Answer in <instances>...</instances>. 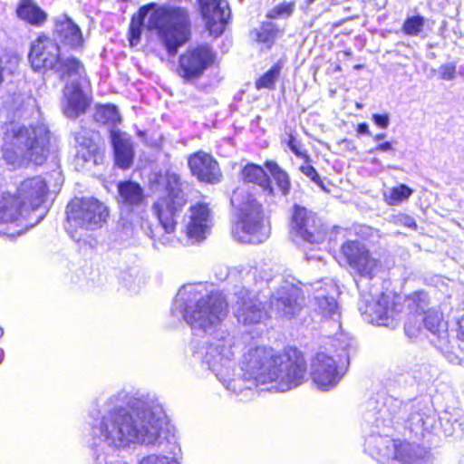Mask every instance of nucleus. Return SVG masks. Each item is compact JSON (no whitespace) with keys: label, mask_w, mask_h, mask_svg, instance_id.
<instances>
[{"label":"nucleus","mask_w":464,"mask_h":464,"mask_svg":"<svg viewBox=\"0 0 464 464\" xmlns=\"http://www.w3.org/2000/svg\"><path fill=\"white\" fill-rule=\"evenodd\" d=\"M149 26L158 36L169 55H175L190 35V20L186 8L164 5L155 9L149 17Z\"/></svg>","instance_id":"6"},{"label":"nucleus","mask_w":464,"mask_h":464,"mask_svg":"<svg viewBox=\"0 0 464 464\" xmlns=\"http://www.w3.org/2000/svg\"><path fill=\"white\" fill-rule=\"evenodd\" d=\"M385 137H386L385 133H378V134L374 135L372 139L374 141H380V140H383Z\"/></svg>","instance_id":"53"},{"label":"nucleus","mask_w":464,"mask_h":464,"mask_svg":"<svg viewBox=\"0 0 464 464\" xmlns=\"http://www.w3.org/2000/svg\"><path fill=\"white\" fill-rule=\"evenodd\" d=\"M436 422V416L430 409L412 412L408 419V426L413 432L430 431Z\"/></svg>","instance_id":"32"},{"label":"nucleus","mask_w":464,"mask_h":464,"mask_svg":"<svg viewBox=\"0 0 464 464\" xmlns=\"http://www.w3.org/2000/svg\"><path fill=\"white\" fill-rule=\"evenodd\" d=\"M407 219H408V221H407L406 225L408 227H412V226L416 227L415 222L411 218H407Z\"/></svg>","instance_id":"54"},{"label":"nucleus","mask_w":464,"mask_h":464,"mask_svg":"<svg viewBox=\"0 0 464 464\" xmlns=\"http://www.w3.org/2000/svg\"><path fill=\"white\" fill-rule=\"evenodd\" d=\"M54 71L59 73L60 77L69 78L72 82H81L84 81L85 70L82 63L76 58H63L61 57L57 63V66Z\"/></svg>","instance_id":"29"},{"label":"nucleus","mask_w":464,"mask_h":464,"mask_svg":"<svg viewBox=\"0 0 464 464\" xmlns=\"http://www.w3.org/2000/svg\"><path fill=\"white\" fill-rule=\"evenodd\" d=\"M241 179L245 183L257 185L267 196L273 195L270 179L262 167L254 163H247L240 172Z\"/></svg>","instance_id":"27"},{"label":"nucleus","mask_w":464,"mask_h":464,"mask_svg":"<svg viewBox=\"0 0 464 464\" xmlns=\"http://www.w3.org/2000/svg\"><path fill=\"white\" fill-rule=\"evenodd\" d=\"M94 118L103 124L115 125L121 121V116L116 106L110 104L98 107Z\"/></svg>","instance_id":"34"},{"label":"nucleus","mask_w":464,"mask_h":464,"mask_svg":"<svg viewBox=\"0 0 464 464\" xmlns=\"http://www.w3.org/2000/svg\"><path fill=\"white\" fill-rule=\"evenodd\" d=\"M214 53L208 45H198L180 55L178 72L187 82L200 78L213 63Z\"/></svg>","instance_id":"13"},{"label":"nucleus","mask_w":464,"mask_h":464,"mask_svg":"<svg viewBox=\"0 0 464 464\" xmlns=\"http://www.w3.org/2000/svg\"><path fill=\"white\" fill-rule=\"evenodd\" d=\"M231 203L237 208V220L233 227L234 237L247 244H260L270 235V224L262 205L251 195L237 190Z\"/></svg>","instance_id":"5"},{"label":"nucleus","mask_w":464,"mask_h":464,"mask_svg":"<svg viewBox=\"0 0 464 464\" xmlns=\"http://www.w3.org/2000/svg\"><path fill=\"white\" fill-rule=\"evenodd\" d=\"M374 124L382 129H387L390 123V117L388 114H372V117Z\"/></svg>","instance_id":"43"},{"label":"nucleus","mask_w":464,"mask_h":464,"mask_svg":"<svg viewBox=\"0 0 464 464\" xmlns=\"http://www.w3.org/2000/svg\"><path fill=\"white\" fill-rule=\"evenodd\" d=\"M300 171L305 175L307 178H309L313 182H314L317 186L324 188L323 181L315 170V169L309 165L305 164L299 168Z\"/></svg>","instance_id":"41"},{"label":"nucleus","mask_w":464,"mask_h":464,"mask_svg":"<svg viewBox=\"0 0 464 464\" xmlns=\"http://www.w3.org/2000/svg\"><path fill=\"white\" fill-rule=\"evenodd\" d=\"M66 214L72 227L95 230L106 222L109 210L102 202L95 198H74L68 204Z\"/></svg>","instance_id":"9"},{"label":"nucleus","mask_w":464,"mask_h":464,"mask_svg":"<svg viewBox=\"0 0 464 464\" xmlns=\"http://www.w3.org/2000/svg\"><path fill=\"white\" fill-rule=\"evenodd\" d=\"M313 382L321 391L334 388L344 375L343 365H336L333 357L324 353H318L311 368Z\"/></svg>","instance_id":"16"},{"label":"nucleus","mask_w":464,"mask_h":464,"mask_svg":"<svg viewBox=\"0 0 464 464\" xmlns=\"http://www.w3.org/2000/svg\"><path fill=\"white\" fill-rule=\"evenodd\" d=\"M213 217L210 208L205 203H197L188 209L186 221V235L189 243L204 240L210 233Z\"/></svg>","instance_id":"18"},{"label":"nucleus","mask_w":464,"mask_h":464,"mask_svg":"<svg viewBox=\"0 0 464 464\" xmlns=\"http://www.w3.org/2000/svg\"><path fill=\"white\" fill-rule=\"evenodd\" d=\"M270 276V269H264L259 275L260 280H265L266 282L269 280Z\"/></svg>","instance_id":"52"},{"label":"nucleus","mask_w":464,"mask_h":464,"mask_svg":"<svg viewBox=\"0 0 464 464\" xmlns=\"http://www.w3.org/2000/svg\"><path fill=\"white\" fill-rule=\"evenodd\" d=\"M281 65L279 63L272 66L263 76H261L256 82V87L257 90L260 89H273L275 86V82L278 79L281 72Z\"/></svg>","instance_id":"36"},{"label":"nucleus","mask_w":464,"mask_h":464,"mask_svg":"<svg viewBox=\"0 0 464 464\" xmlns=\"http://www.w3.org/2000/svg\"><path fill=\"white\" fill-rule=\"evenodd\" d=\"M357 131L360 134L370 135L371 131L369 130V126L367 123H360L357 128Z\"/></svg>","instance_id":"49"},{"label":"nucleus","mask_w":464,"mask_h":464,"mask_svg":"<svg viewBox=\"0 0 464 464\" xmlns=\"http://www.w3.org/2000/svg\"><path fill=\"white\" fill-rule=\"evenodd\" d=\"M49 131L44 124L26 128L16 122H10L3 138L2 154L4 160L14 167L24 162L42 165L47 157Z\"/></svg>","instance_id":"4"},{"label":"nucleus","mask_w":464,"mask_h":464,"mask_svg":"<svg viewBox=\"0 0 464 464\" xmlns=\"http://www.w3.org/2000/svg\"><path fill=\"white\" fill-rule=\"evenodd\" d=\"M266 166L276 180L282 195L286 196L289 193L291 187L288 174L274 161H266Z\"/></svg>","instance_id":"33"},{"label":"nucleus","mask_w":464,"mask_h":464,"mask_svg":"<svg viewBox=\"0 0 464 464\" xmlns=\"http://www.w3.org/2000/svg\"><path fill=\"white\" fill-rule=\"evenodd\" d=\"M3 359H4V354H3V352H2L1 354H0V363H2Z\"/></svg>","instance_id":"57"},{"label":"nucleus","mask_w":464,"mask_h":464,"mask_svg":"<svg viewBox=\"0 0 464 464\" xmlns=\"http://www.w3.org/2000/svg\"><path fill=\"white\" fill-rule=\"evenodd\" d=\"M95 464H109L107 461V455L97 454L95 457Z\"/></svg>","instance_id":"51"},{"label":"nucleus","mask_w":464,"mask_h":464,"mask_svg":"<svg viewBox=\"0 0 464 464\" xmlns=\"http://www.w3.org/2000/svg\"><path fill=\"white\" fill-rule=\"evenodd\" d=\"M155 7H156L155 4H150L148 5H144V6L140 7L139 10V16H140V21L142 22L143 19L147 16L149 11L154 9Z\"/></svg>","instance_id":"46"},{"label":"nucleus","mask_w":464,"mask_h":464,"mask_svg":"<svg viewBox=\"0 0 464 464\" xmlns=\"http://www.w3.org/2000/svg\"><path fill=\"white\" fill-rule=\"evenodd\" d=\"M55 34L57 40L70 48H77L83 44L80 28L66 16L56 22Z\"/></svg>","instance_id":"26"},{"label":"nucleus","mask_w":464,"mask_h":464,"mask_svg":"<svg viewBox=\"0 0 464 464\" xmlns=\"http://www.w3.org/2000/svg\"><path fill=\"white\" fill-rule=\"evenodd\" d=\"M359 309L366 321L376 325H389L396 314L394 304H391L390 296L384 294L374 302L362 300Z\"/></svg>","instance_id":"21"},{"label":"nucleus","mask_w":464,"mask_h":464,"mask_svg":"<svg viewBox=\"0 0 464 464\" xmlns=\"http://www.w3.org/2000/svg\"><path fill=\"white\" fill-rule=\"evenodd\" d=\"M288 147L292 150L293 153H295L297 157H304L306 160H308V156L305 152L302 151L300 149L299 143L296 141L295 137L290 136L289 141H288Z\"/></svg>","instance_id":"44"},{"label":"nucleus","mask_w":464,"mask_h":464,"mask_svg":"<svg viewBox=\"0 0 464 464\" xmlns=\"http://www.w3.org/2000/svg\"><path fill=\"white\" fill-rule=\"evenodd\" d=\"M66 105L64 114L69 118H76L85 112L88 107V99L82 90L81 82H68L64 88Z\"/></svg>","instance_id":"25"},{"label":"nucleus","mask_w":464,"mask_h":464,"mask_svg":"<svg viewBox=\"0 0 464 464\" xmlns=\"http://www.w3.org/2000/svg\"><path fill=\"white\" fill-rule=\"evenodd\" d=\"M412 189L406 185H400L391 189L386 201L389 205H396L408 199L412 194Z\"/></svg>","instance_id":"38"},{"label":"nucleus","mask_w":464,"mask_h":464,"mask_svg":"<svg viewBox=\"0 0 464 464\" xmlns=\"http://www.w3.org/2000/svg\"><path fill=\"white\" fill-rule=\"evenodd\" d=\"M49 188L40 176L23 180L16 189L15 198L24 211L29 215L37 210L45 201Z\"/></svg>","instance_id":"17"},{"label":"nucleus","mask_w":464,"mask_h":464,"mask_svg":"<svg viewBox=\"0 0 464 464\" xmlns=\"http://www.w3.org/2000/svg\"><path fill=\"white\" fill-rule=\"evenodd\" d=\"M342 142H343V143H346L348 146H349V145H352V142H351V141H349L348 140H342Z\"/></svg>","instance_id":"56"},{"label":"nucleus","mask_w":464,"mask_h":464,"mask_svg":"<svg viewBox=\"0 0 464 464\" xmlns=\"http://www.w3.org/2000/svg\"><path fill=\"white\" fill-rule=\"evenodd\" d=\"M279 33L277 26L272 22H264L259 30H256V36L259 43L271 45Z\"/></svg>","instance_id":"35"},{"label":"nucleus","mask_w":464,"mask_h":464,"mask_svg":"<svg viewBox=\"0 0 464 464\" xmlns=\"http://www.w3.org/2000/svg\"><path fill=\"white\" fill-rule=\"evenodd\" d=\"M115 164L123 169H129L134 159V149L130 136L119 130L111 131Z\"/></svg>","instance_id":"24"},{"label":"nucleus","mask_w":464,"mask_h":464,"mask_svg":"<svg viewBox=\"0 0 464 464\" xmlns=\"http://www.w3.org/2000/svg\"><path fill=\"white\" fill-rule=\"evenodd\" d=\"M458 337L464 340V312L461 317L458 320Z\"/></svg>","instance_id":"48"},{"label":"nucleus","mask_w":464,"mask_h":464,"mask_svg":"<svg viewBox=\"0 0 464 464\" xmlns=\"http://www.w3.org/2000/svg\"><path fill=\"white\" fill-rule=\"evenodd\" d=\"M234 345V337L221 332L211 336L193 356L202 361L226 389L242 401L251 399L259 385H266L268 391L285 392L300 386L305 380V361L296 350L276 353L266 346L249 348L240 362L242 374L231 378Z\"/></svg>","instance_id":"1"},{"label":"nucleus","mask_w":464,"mask_h":464,"mask_svg":"<svg viewBox=\"0 0 464 464\" xmlns=\"http://www.w3.org/2000/svg\"><path fill=\"white\" fill-rule=\"evenodd\" d=\"M394 147L390 141H384L382 143H379L376 147L371 149L369 150V153L375 154L378 151L381 152H394Z\"/></svg>","instance_id":"45"},{"label":"nucleus","mask_w":464,"mask_h":464,"mask_svg":"<svg viewBox=\"0 0 464 464\" xmlns=\"http://www.w3.org/2000/svg\"><path fill=\"white\" fill-rule=\"evenodd\" d=\"M303 303L302 290L291 283L284 282L272 294L269 307L277 315L291 319L302 310Z\"/></svg>","instance_id":"14"},{"label":"nucleus","mask_w":464,"mask_h":464,"mask_svg":"<svg viewBox=\"0 0 464 464\" xmlns=\"http://www.w3.org/2000/svg\"><path fill=\"white\" fill-rule=\"evenodd\" d=\"M166 416L152 397L129 398L119 391L102 404L91 423L92 445L111 450H125L136 445H161L166 438Z\"/></svg>","instance_id":"2"},{"label":"nucleus","mask_w":464,"mask_h":464,"mask_svg":"<svg viewBox=\"0 0 464 464\" xmlns=\"http://www.w3.org/2000/svg\"><path fill=\"white\" fill-rule=\"evenodd\" d=\"M188 163L191 173L200 181L212 184L220 181V169L210 154L198 151L189 156Z\"/></svg>","instance_id":"22"},{"label":"nucleus","mask_w":464,"mask_h":464,"mask_svg":"<svg viewBox=\"0 0 464 464\" xmlns=\"http://www.w3.org/2000/svg\"><path fill=\"white\" fill-rule=\"evenodd\" d=\"M421 323L433 334H437L440 337L446 335L447 324L442 320L441 314L436 310H429L424 315L420 314H411L405 324V333L410 337L415 336L416 333L420 329Z\"/></svg>","instance_id":"23"},{"label":"nucleus","mask_w":464,"mask_h":464,"mask_svg":"<svg viewBox=\"0 0 464 464\" xmlns=\"http://www.w3.org/2000/svg\"><path fill=\"white\" fill-rule=\"evenodd\" d=\"M202 285L182 286L176 295L171 313L181 316L194 331L208 333L227 316L228 304L219 293L205 294Z\"/></svg>","instance_id":"3"},{"label":"nucleus","mask_w":464,"mask_h":464,"mask_svg":"<svg viewBox=\"0 0 464 464\" xmlns=\"http://www.w3.org/2000/svg\"><path fill=\"white\" fill-rule=\"evenodd\" d=\"M295 2H284L274 6L266 14L269 19L288 18L294 13Z\"/></svg>","instance_id":"39"},{"label":"nucleus","mask_w":464,"mask_h":464,"mask_svg":"<svg viewBox=\"0 0 464 464\" xmlns=\"http://www.w3.org/2000/svg\"><path fill=\"white\" fill-rule=\"evenodd\" d=\"M357 234L362 236H370L372 234V228L366 226L360 227V229L357 231Z\"/></svg>","instance_id":"50"},{"label":"nucleus","mask_w":464,"mask_h":464,"mask_svg":"<svg viewBox=\"0 0 464 464\" xmlns=\"http://www.w3.org/2000/svg\"><path fill=\"white\" fill-rule=\"evenodd\" d=\"M439 72L442 80L451 81L456 77V65L453 63L441 64Z\"/></svg>","instance_id":"42"},{"label":"nucleus","mask_w":464,"mask_h":464,"mask_svg":"<svg viewBox=\"0 0 464 464\" xmlns=\"http://www.w3.org/2000/svg\"><path fill=\"white\" fill-rule=\"evenodd\" d=\"M236 302L233 310L237 321L243 324H256L266 317V303L259 294L246 288L235 293Z\"/></svg>","instance_id":"12"},{"label":"nucleus","mask_w":464,"mask_h":464,"mask_svg":"<svg viewBox=\"0 0 464 464\" xmlns=\"http://www.w3.org/2000/svg\"><path fill=\"white\" fill-rule=\"evenodd\" d=\"M3 334H4V330L2 327H0V338L3 336Z\"/></svg>","instance_id":"58"},{"label":"nucleus","mask_w":464,"mask_h":464,"mask_svg":"<svg viewBox=\"0 0 464 464\" xmlns=\"http://www.w3.org/2000/svg\"><path fill=\"white\" fill-rule=\"evenodd\" d=\"M118 190L121 203L127 208L140 207L144 200L143 190L138 183H120Z\"/></svg>","instance_id":"30"},{"label":"nucleus","mask_w":464,"mask_h":464,"mask_svg":"<svg viewBox=\"0 0 464 464\" xmlns=\"http://www.w3.org/2000/svg\"><path fill=\"white\" fill-rule=\"evenodd\" d=\"M167 196L160 198L154 204V210L164 234L158 240L164 246H173V232L176 228L175 215L186 204L185 194L181 188L179 177L175 174L167 176Z\"/></svg>","instance_id":"7"},{"label":"nucleus","mask_w":464,"mask_h":464,"mask_svg":"<svg viewBox=\"0 0 464 464\" xmlns=\"http://www.w3.org/2000/svg\"><path fill=\"white\" fill-rule=\"evenodd\" d=\"M341 249L350 267L361 276L372 279L382 268L380 260L357 240L346 241Z\"/></svg>","instance_id":"11"},{"label":"nucleus","mask_w":464,"mask_h":464,"mask_svg":"<svg viewBox=\"0 0 464 464\" xmlns=\"http://www.w3.org/2000/svg\"><path fill=\"white\" fill-rule=\"evenodd\" d=\"M18 16L29 24L40 26L47 19V14L31 0H23L17 8Z\"/></svg>","instance_id":"31"},{"label":"nucleus","mask_w":464,"mask_h":464,"mask_svg":"<svg viewBox=\"0 0 464 464\" xmlns=\"http://www.w3.org/2000/svg\"><path fill=\"white\" fill-rule=\"evenodd\" d=\"M316 294L314 295L315 310L324 319L333 320L334 323L340 327V313L337 303L334 296H328L325 290L321 287H315Z\"/></svg>","instance_id":"28"},{"label":"nucleus","mask_w":464,"mask_h":464,"mask_svg":"<svg viewBox=\"0 0 464 464\" xmlns=\"http://www.w3.org/2000/svg\"><path fill=\"white\" fill-rule=\"evenodd\" d=\"M365 451L382 464H416L418 448L390 437L371 435L365 440Z\"/></svg>","instance_id":"8"},{"label":"nucleus","mask_w":464,"mask_h":464,"mask_svg":"<svg viewBox=\"0 0 464 464\" xmlns=\"http://www.w3.org/2000/svg\"><path fill=\"white\" fill-rule=\"evenodd\" d=\"M137 464H179L175 456L169 457L160 454H149L140 458Z\"/></svg>","instance_id":"40"},{"label":"nucleus","mask_w":464,"mask_h":464,"mask_svg":"<svg viewBox=\"0 0 464 464\" xmlns=\"http://www.w3.org/2000/svg\"><path fill=\"white\" fill-rule=\"evenodd\" d=\"M60 58V47L50 37L41 35L33 42L29 60L34 70H54Z\"/></svg>","instance_id":"20"},{"label":"nucleus","mask_w":464,"mask_h":464,"mask_svg":"<svg viewBox=\"0 0 464 464\" xmlns=\"http://www.w3.org/2000/svg\"><path fill=\"white\" fill-rule=\"evenodd\" d=\"M130 44H133L134 41L138 42L140 36V32L138 28H135L133 25V22L131 23L130 26Z\"/></svg>","instance_id":"47"},{"label":"nucleus","mask_w":464,"mask_h":464,"mask_svg":"<svg viewBox=\"0 0 464 464\" xmlns=\"http://www.w3.org/2000/svg\"><path fill=\"white\" fill-rule=\"evenodd\" d=\"M198 2L209 34L215 37L221 35L231 14L227 1L198 0Z\"/></svg>","instance_id":"19"},{"label":"nucleus","mask_w":464,"mask_h":464,"mask_svg":"<svg viewBox=\"0 0 464 464\" xmlns=\"http://www.w3.org/2000/svg\"><path fill=\"white\" fill-rule=\"evenodd\" d=\"M256 273H257V268L256 267L251 269L250 272H249V274L252 275L253 276H256Z\"/></svg>","instance_id":"55"},{"label":"nucleus","mask_w":464,"mask_h":464,"mask_svg":"<svg viewBox=\"0 0 464 464\" xmlns=\"http://www.w3.org/2000/svg\"><path fill=\"white\" fill-rule=\"evenodd\" d=\"M44 214L34 222L28 220V214L24 211L15 196L9 193L0 194V235L14 238L23 234L28 227L34 226Z\"/></svg>","instance_id":"10"},{"label":"nucleus","mask_w":464,"mask_h":464,"mask_svg":"<svg viewBox=\"0 0 464 464\" xmlns=\"http://www.w3.org/2000/svg\"><path fill=\"white\" fill-rule=\"evenodd\" d=\"M291 230L295 236L310 244L324 241L325 231L316 216L305 208L295 206L292 217Z\"/></svg>","instance_id":"15"},{"label":"nucleus","mask_w":464,"mask_h":464,"mask_svg":"<svg viewBox=\"0 0 464 464\" xmlns=\"http://www.w3.org/2000/svg\"><path fill=\"white\" fill-rule=\"evenodd\" d=\"M424 24L425 19L420 15L408 17L402 25V32L407 35L416 36L422 32Z\"/></svg>","instance_id":"37"}]
</instances>
